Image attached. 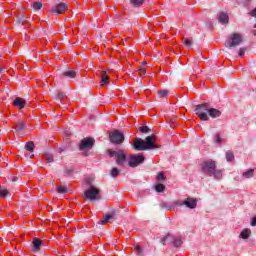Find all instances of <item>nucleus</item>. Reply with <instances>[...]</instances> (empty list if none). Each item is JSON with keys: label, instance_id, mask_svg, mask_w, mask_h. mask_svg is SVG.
<instances>
[{"label": "nucleus", "instance_id": "1", "mask_svg": "<svg viewBox=\"0 0 256 256\" xmlns=\"http://www.w3.org/2000/svg\"><path fill=\"white\" fill-rule=\"evenodd\" d=\"M195 113L201 121H209V117L217 119L221 117V111L216 108H212L209 103L199 104L195 108Z\"/></svg>", "mask_w": 256, "mask_h": 256}, {"label": "nucleus", "instance_id": "2", "mask_svg": "<svg viewBox=\"0 0 256 256\" xmlns=\"http://www.w3.org/2000/svg\"><path fill=\"white\" fill-rule=\"evenodd\" d=\"M156 139V135L147 136L145 140L141 138H135L133 149L136 151H151L152 149H158L157 145L155 144Z\"/></svg>", "mask_w": 256, "mask_h": 256}, {"label": "nucleus", "instance_id": "3", "mask_svg": "<svg viewBox=\"0 0 256 256\" xmlns=\"http://www.w3.org/2000/svg\"><path fill=\"white\" fill-rule=\"evenodd\" d=\"M216 167L215 162H203L201 164V170L204 171V173L214 175V177H219V175H221V170H215Z\"/></svg>", "mask_w": 256, "mask_h": 256}, {"label": "nucleus", "instance_id": "4", "mask_svg": "<svg viewBox=\"0 0 256 256\" xmlns=\"http://www.w3.org/2000/svg\"><path fill=\"white\" fill-rule=\"evenodd\" d=\"M108 155H110V157H116V165L119 167H123V164L127 161V154H125L123 150H108Z\"/></svg>", "mask_w": 256, "mask_h": 256}, {"label": "nucleus", "instance_id": "5", "mask_svg": "<svg viewBox=\"0 0 256 256\" xmlns=\"http://www.w3.org/2000/svg\"><path fill=\"white\" fill-rule=\"evenodd\" d=\"M101 193V190L95 186H90L84 193L85 199H88V201H96V199H99V195Z\"/></svg>", "mask_w": 256, "mask_h": 256}, {"label": "nucleus", "instance_id": "6", "mask_svg": "<svg viewBox=\"0 0 256 256\" xmlns=\"http://www.w3.org/2000/svg\"><path fill=\"white\" fill-rule=\"evenodd\" d=\"M243 43V37L241 34L234 33L232 34L231 40L225 42V47L231 49V47H238V45Z\"/></svg>", "mask_w": 256, "mask_h": 256}, {"label": "nucleus", "instance_id": "7", "mask_svg": "<svg viewBox=\"0 0 256 256\" xmlns=\"http://www.w3.org/2000/svg\"><path fill=\"white\" fill-rule=\"evenodd\" d=\"M94 145H95V138L86 137L80 141L79 149L80 151H89L93 149Z\"/></svg>", "mask_w": 256, "mask_h": 256}, {"label": "nucleus", "instance_id": "8", "mask_svg": "<svg viewBox=\"0 0 256 256\" xmlns=\"http://www.w3.org/2000/svg\"><path fill=\"white\" fill-rule=\"evenodd\" d=\"M144 162H145V156L141 154H134L129 157L128 166L135 168V167H139V165H141V163H144Z\"/></svg>", "mask_w": 256, "mask_h": 256}, {"label": "nucleus", "instance_id": "9", "mask_svg": "<svg viewBox=\"0 0 256 256\" xmlns=\"http://www.w3.org/2000/svg\"><path fill=\"white\" fill-rule=\"evenodd\" d=\"M110 141L111 143H114L115 145H121L123 141H125V135L121 133L119 130H115L112 133H110Z\"/></svg>", "mask_w": 256, "mask_h": 256}, {"label": "nucleus", "instance_id": "10", "mask_svg": "<svg viewBox=\"0 0 256 256\" xmlns=\"http://www.w3.org/2000/svg\"><path fill=\"white\" fill-rule=\"evenodd\" d=\"M67 9H68L67 4L61 2L59 4L54 5L50 10V13H52V15H62V13H65Z\"/></svg>", "mask_w": 256, "mask_h": 256}, {"label": "nucleus", "instance_id": "11", "mask_svg": "<svg viewBox=\"0 0 256 256\" xmlns=\"http://www.w3.org/2000/svg\"><path fill=\"white\" fill-rule=\"evenodd\" d=\"M176 205H178V207L185 205L188 209H195L197 207V199L189 197L182 202H176Z\"/></svg>", "mask_w": 256, "mask_h": 256}, {"label": "nucleus", "instance_id": "12", "mask_svg": "<svg viewBox=\"0 0 256 256\" xmlns=\"http://www.w3.org/2000/svg\"><path fill=\"white\" fill-rule=\"evenodd\" d=\"M43 247V242L39 238H34L32 241V246L30 248L31 253H39Z\"/></svg>", "mask_w": 256, "mask_h": 256}, {"label": "nucleus", "instance_id": "13", "mask_svg": "<svg viewBox=\"0 0 256 256\" xmlns=\"http://www.w3.org/2000/svg\"><path fill=\"white\" fill-rule=\"evenodd\" d=\"M12 105L19 110L25 109V107H27V101L24 98L16 97L13 100Z\"/></svg>", "mask_w": 256, "mask_h": 256}, {"label": "nucleus", "instance_id": "14", "mask_svg": "<svg viewBox=\"0 0 256 256\" xmlns=\"http://www.w3.org/2000/svg\"><path fill=\"white\" fill-rule=\"evenodd\" d=\"M62 79H75L77 77V71L75 70H65L60 74Z\"/></svg>", "mask_w": 256, "mask_h": 256}, {"label": "nucleus", "instance_id": "15", "mask_svg": "<svg viewBox=\"0 0 256 256\" xmlns=\"http://www.w3.org/2000/svg\"><path fill=\"white\" fill-rule=\"evenodd\" d=\"M116 213L113 212L111 214H106L104 218L98 221V225H106V223H109L111 219H115Z\"/></svg>", "mask_w": 256, "mask_h": 256}, {"label": "nucleus", "instance_id": "16", "mask_svg": "<svg viewBox=\"0 0 256 256\" xmlns=\"http://www.w3.org/2000/svg\"><path fill=\"white\" fill-rule=\"evenodd\" d=\"M109 81H111V79L107 75V72H102V74L100 76V85H101V87H105V85H109Z\"/></svg>", "mask_w": 256, "mask_h": 256}, {"label": "nucleus", "instance_id": "17", "mask_svg": "<svg viewBox=\"0 0 256 256\" xmlns=\"http://www.w3.org/2000/svg\"><path fill=\"white\" fill-rule=\"evenodd\" d=\"M27 127V124L22 121H17L16 126L14 127V133H19L21 131H25V128Z\"/></svg>", "mask_w": 256, "mask_h": 256}, {"label": "nucleus", "instance_id": "18", "mask_svg": "<svg viewBox=\"0 0 256 256\" xmlns=\"http://www.w3.org/2000/svg\"><path fill=\"white\" fill-rule=\"evenodd\" d=\"M51 95L56 101H63L65 99V92L55 91Z\"/></svg>", "mask_w": 256, "mask_h": 256}, {"label": "nucleus", "instance_id": "19", "mask_svg": "<svg viewBox=\"0 0 256 256\" xmlns=\"http://www.w3.org/2000/svg\"><path fill=\"white\" fill-rule=\"evenodd\" d=\"M219 23H222V25H227V23H229V16L225 13L220 14Z\"/></svg>", "mask_w": 256, "mask_h": 256}, {"label": "nucleus", "instance_id": "20", "mask_svg": "<svg viewBox=\"0 0 256 256\" xmlns=\"http://www.w3.org/2000/svg\"><path fill=\"white\" fill-rule=\"evenodd\" d=\"M240 237L242 239H248L249 237H251V229L249 228L243 229L242 232L240 233Z\"/></svg>", "mask_w": 256, "mask_h": 256}, {"label": "nucleus", "instance_id": "21", "mask_svg": "<svg viewBox=\"0 0 256 256\" xmlns=\"http://www.w3.org/2000/svg\"><path fill=\"white\" fill-rule=\"evenodd\" d=\"M16 25H25V15L21 13L17 18H16Z\"/></svg>", "mask_w": 256, "mask_h": 256}, {"label": "nucleus", "instance_id": "22", "mask_svg": "<svg viewBox=\"0 0 256 256\" xmlns=\"http://www.w3.org/2000/svg\"><path fill=\"white\" fill-rule=\"evenodd\" d=\"M129 2L133 7H141L145 3V0H129Z\"/></svg>", "mask_w": 256, "mask_h": 256}, {"label": "nucleus", "instance_id": "23", "mask_svg": "<svg viewBox=\"0 0 256 256\" xmlns=\"http://www.w3.org/2000/svg\"><path fill=\"white\" fill-rule=\"evenodd\" d=\"M174 247H181L183 245V241L181 240V237H172Z\"/></svg>", "mask_w": 256, "mask_h": 256}, {"label": "nucleus", "instance_id": "24", "mask_svg": "<svg viewBox=\"0 0 256 256\" xmlns=\"http://www.w3.org/2000/svg\"><path fill=\"white\" fill-rule=\"evenodd\" d=\"M163 191H165V185H163L161 183H157L155 185V192L156 193H163Z\"/></svg>", "mask_w": 256, "mask_h": 256}, {"label": "nucleus", "instance_id": "25", "mask_svg": "<svg viewBox=\"0 0 256 256\" xmlns=\"http://www.w3.org/2000/svg\"><path fill=\"white\" fill-rule=\"evenodd\" d=\"M183 45H185V47H187V49H191V47L193 45V41H191V39H189V38H183Z\"/></svg>", "mask_w": 256, "mask_h": 256}, {"label": "nucleus", "instance_id": "26", "mask_svg": "<svg viewBox=\"0 0 256 256\" xmlns=\"http://www.w3.org/2000/svg\"><path fill=\"white\" fill-rule=\"evenodd\" d=\"M253 173H255V170L254 169H250L246 172L243 173V177L245 179H251V177H253Z\"/></svg>", "mask_w": 256, "mask_h": 256}, {"label": "nucleus", "instance_id": "27", "mask_svg": "<svg viewBox=\"0 0 256 256\" xmlns=\"http://www.w3.org/2000/svg\"><path fill=\"white\" fill-rule=\"evenodd\" d=\"M58 193H60V195H65V193H67V191H69V187L68 186H59L57 188Z\"/></svg>", "mask_w": 256, "mask_h": 256}, {"label": "nucleus", "instance_id": "28", "mask_svg": "<svg viewBox=\"0 0 256 256\" xmlns=\"http://www.w3.org/2000/svg\"><path fill=\"white\" fill-rule=\"evenodd\" d=\"M32 8L34 9V11H39L43 8V3L34 2V4L32 5Z\"/></svg>", "mask_w": 256, "mask_h": 256}, {"label": "nucleus", "instance_id": "29", "mask_svg": "<svg viewBox=\"0 0 256 256\" xmlns=\"http://www.w3.org/2000/svg\"><path fill=\"white\" fill-rule=\"evenodd\" d=\"M25 149H26V151H33V149H35V143H33V142H27L26 144H25Z\"/></svg>", "mask_w": 256, "mask_h": 256}, {"label": "nucleus", "instance_id": "30", "mask_svg": "<svg viewBox=\"0 0 256 256\" xmlns=\"http://www.w3.org/2000/svg\"><path fill=\"white\" fill-rule=\"evenodd\" d=\"M167 95H169V91L168 90H160L158 91V96L163 99V97H167Z\"/></svg>", "mask_w": 256, "mask_h": 256}, {"label": "nucleus", "instance_id": "31", "mask_svg": "<svg viewBox=\"0 0 256 256\" xmlns=\"http://www.w3.org/2000/svg\"><path fill=\"white\" fill-rule=\"evenodd\" d=\"M226 159H227V161H233V159H235V155L233 154V152L227 151L226 152Z\"/></svg>", "mask_w": 256, "mask_h": 256}, {"label": "nucleus", "instance_id": "32", "mask_svg": "<svg viewBox=\"0 0 256 256\" xmlns=\"http://www.w3.org/2000/svg\"><path fill=\"white\" fill-rule=\"evenodd\" d=\"M119 173H121V171H119V169L113 168L110 172V175H111V177H117V175H119Z\"/></svg>", "mask_w": 256, "mask_h": 256}, {"label": "nucleus", "instance_id": "33", "mask_svg": "<svg viewBox=\"0 0 256 256\" xmlns=\"http://www.w3.org/2000/svg\"><path fill=\"white\" fill-rule=\"evenodd\" d=\"M9 195V190L7 189H0V197L5 198Z\"/></svg>", "mask_w": 256, "mask_h": 256}, {"label": "nucleus", "instance_id": "34", "mask_svg": "<svg viewBox=\"0 0 256 256\" xmlns=\"http://www.w3.org/2000/svg\"><path fill=\"white\" fill-rule=\"evenodd\" d=\"M214 143H223V137H221L219 134H216Z\"/></svg>", "mask_w": 256, "mask_h": 256}, {"label": "nucleus", "instance_id": "35", "mask_svg": "<svg viewBox=\"0 0 256 256\" xmlns=\"http://www.w3.org/2000/svg\"><path fill=\"white\" fill-rule=\"evenodd\" d=\"M246 51H247L246 48H240V49H239V53H238L239 57H243V55H245V52H246Z\"/></svg>", "mask_w": 256, "mask_h": 256}, {"label": "nucleus", "instance_id": "36", "mask_svg": "<svg viewBox=\"0 0 256 256\" xmlns=\"http://www.w3.org/2000/svg\"><path fill=\"white\" fill-rule=\"evenodd\" d=\"M157 179L158 181H162L163 179H166L165 174H163L162 172L158 173Z\"/></svg>", "mask_w": 256, "mask_h": 256}, {"label": "nucleus", "instance_id": "37", "mask_svg": "<svg viewBox=\"0 0 256 256\" xmlns=\"http://www.w3.org/2000/svg\"><path fill=\"white\" fill-rule=\"evenodd\" d=\"M169 237H171V235H166L164 236L161 240H160V243H162L163 245H165V241H167V239H169Z\"/></svg>", "mask_w": 256, "mask_h": 256}, {"label": "nucleus", "instance_id": "38", "mask_svg": "<svg viewBox=\"0 0 256 256\" xmlns=\"http://www.w3.org/2000/svg\"><path fill=\"white\" fill-rule=\"evenodd\" d=\"M140 131H142V133H149V128L147 126H143L140 128Z\"/></svg>", "mask_w": 256, "mask_h": 256}, {"label": "nucleus", "instance_id": "39", "mask_svg": "<svg viewBox=\"0 0 256 256\" xmlns=\"http://www.w3.org/2000/svg\"><path fill=\"white\" fill-rule=\"evenodd\" d=\"M135 251H137V253H143V248L139 245L135 246Z\"/></svg>", "mask_w": 256, "mask_h": 256}, {"label": "nucleus", "instance_id": "40", "mask_svg": "<svg viewBox=\"0 0 256 256\" xmlns=\"http://www.w3.org/2000/svg\"><path fill=\"white\" fill-rule=\"evenodd\" d=\"M46 160H47L48 163H53V156H51V155L48 154V155L46 156Z\"/></svg>", "mask_w": 256, "mask_h": 256}, {"label": "nucleus", "instance_id": "41", "mask_svg": "<svg viewBox=\"0 0 256 256\" xmlns=\"http://www.w3.org/2000/svg\"><path fill=\"white\" fill-rule=\"evenodd\" d=\"M252 227H256V217H254L251 221Z\"/></svg>", "mask_w": 256, "mask_h": 256}, {"label": "nucleus", "instance_id": "42", "mask_svg": "<svg viewBox=\"0 0 256 256\" xmlns=\"http://www.w3.org/2000/svg\"><path fill=\"white\" fill-rule=\"evenodd\" d=\"M18 181H19V177L14 176V177L12 178V182H13V183H17Z\"/></svg>", "mask_w": 256, "mask_h": 256}, {"label": "nucleus", "instance_id": "43", "mask_svg": "<svg viewBox=\"0 0 256 256\" xmlns=\"http://www.w3.org/2000/svg\"><path fill=\"white\" fill-rule=\"evenodd\" d=\"M140 73H143V75H145V73H147V70L145 68H140Z\"/></svg>", "mask_w": 256, "mask_h": 256}, {"label": "nucleus", "instance_id": "44", "mask_svg": "<svg viewBox=\"0 0 256 256\" xmlns=\"http://www.w3.org/2000/svg\"><path fill=\"white\" fill-rule=\"evenodd\" d=\"M24 23H30V19L24 16Z\"/></svg>", "mask_w": 256, "mask_h": 256}, {"label": "nucleus", "instance_id": "45", "mask_svg": "<svg viewBox=\"0 0 256 256\" xmlns=\"http://www.w3.org/2000/svg\"><path fill=\"white\" fill-rule=\"evenodd\" d=\"M3 71H5V69L0 68V75H1V73H3Z\"/></svg>", "mask_w": 256, "mask_h": 256}, {"label": "nucleus", "instance_id": "46", "mask_svg": "<svg viewBox=\"0 0 256 256\" xmlns=\"http://www.w3.org/2000/svg\"><path fill=\"white\" fill-rule=\"evenodd\" d=\"M109 71H111V70H106V71H102V73H109Z\"/></svg>", "mask_w": 256, "mask_h": 256}, {"label": "nucleus", "instance_id": "47", "mask_svg": "<svg viewBox=\"0 0 256 256\" xmlns=\"http://www.w3.org/2000/svg\"><path fill=\"white\" fill-rule=\"evenodd\" d=\"M142 65H147V62H145V61H144V62H142Z\"/></svg>", "mask_w": 256, "mask_h": 256}, {"label": "nucleus", "instance_id": "48", "mask_svg": "<svg viewBox=\"0 0 256 256\" xmlns=\"http://www.w3.org/2000/svg\"><path fill=\"white\" fill-rule=\"evenodd\" d=\"M254 35H256V30L254 31Z\"/></svg>", "mask_w": 256, "mask_h": 256}, {"label": "nucleus", "instance_id": "49", "mask_svg": "<svg viewBox=\"0 0 256 256\" xmlns=\"http://www.w3.org/2000/svg\"><path fill=\"white\" fill-rule=\"evenodd\" d=\"M254 27L256 28V24L254 25Z\"/></svg>", "mask_w": 256, "mask_h": 256}]
</instances>
